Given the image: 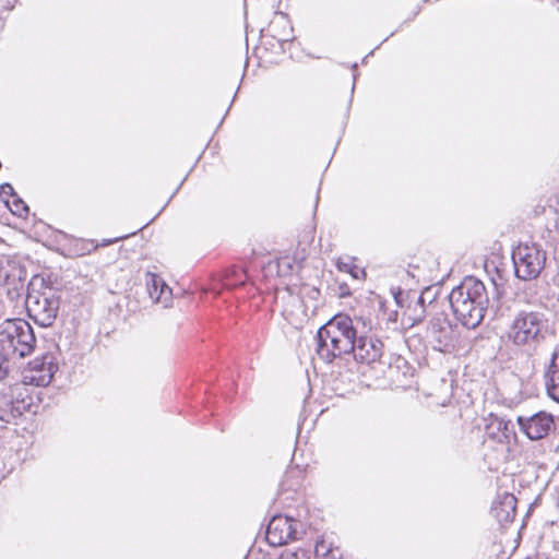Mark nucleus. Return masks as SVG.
I'll list each match as a JSON object with an SVG mask.
<instances>
[{
  "label": "nucleus",
  "instance_id": "29",
  "mask_svg": "<svg viewBox=\"0 0 559 559\" xmlns=\"http://www.w3.org/2000/svg\"><path fill=\"white\" fill-rule=\"evenodd\" d=\"M9 263V260L5 258H0V281H8L10 277V274L5 271L3 263Z\"/></svg>",
  "mask_w": 559,
  "mask_h": 559
},
{
  "label": "nucleus",
  "instance_id": "14",
  "mask_svg": "<svg viewBox=\"0 0 559 559\" xmlns=\"http://www.w3.org/2000/svg\"><path fill=\"white\" fill-rule=\"evenodd\" d=\"M516 502L513 493L503 492L493 502L491 513L500 524L510 523L516 514Z\"/></svg>",
  "mask_w": 559,
  "mask_h": 559
},
{
  "label": "nucleus",
  "instance_id": "17",
  "mask_svg": "<svg viewBox=\"0 0 559 559\" xmlns=\"http://www.w3.org/2000/svg\"><path fill=\"white\" fill-rule=\"evenodd\" d=\"M487 430L488 435L499 442H509L511 438L515 437L513 423L503 417H495L488 425Z\"/></svg>",
  "mask_w": 559,
  "mask_h": 559
},
{
  "label": "nucleus",
  "instance_id": "38",
  "mask_svg": "<svg viewBox=\"0 0 559 559\" xmlns=\"http://www.w3.org/2000/svg\"><path fill=\"white\" fill-rule=\"evenodd\" d=\"M356 68H357V63H354L353 69L356 70Z\"/></svg>",
  "mask_w": 559,
  "mask_h": 559
},
{
  "label": "nucleus",
  "instance_id": "16",
  "mask_svg": "<svg viewBox=\"0 0 559 559\" xmlns=\"http://www.w3.org/2000/svg\"><path fill=\"white\" fill-rule=\"evenodd\" d=\"M545 385L548 396L559 403V353H552L545 372Z\"/></svg>",
  "mask_w": 559,
  "mask_h": 559
},
{
  "label": "nucleus",
  "instance_id": "11",
  "mask_svg": "<svg viewBox=\"0 0 559 559\" xmlns=\"http://www.w3.org/2000/svg\"><path fill=\"white\" fill-rule=\"evenodd\" d=\"M354 348L350 353L357 361L362 364H372L378 361L383 354V343L373 337L367 335H360L353 342Z\"/></svg>",
  "mask_w": 559,
  "mask_h": 559
},
{
  "label": "nucleus",
  "instance_id": "7",
  "mask_svg": "<svg viewBox=\"0 0 559 559\" xmlns=\"http://www.w3.org/2000/svg\"><path fill=\"white\" fill-rule=\"evenodd\" d=\"M515 275L523 281L536 278L546 263V252L536 243L519 245L512 252Z\"/></svg>",
  "mask_w": 559,
  "mask_h": 559
},
{
  "label": "nucleus",
  "instance_id": "26",
  "mask_svg": "<svg viewBox=\"0 0 559 559\" xmlns=\"http://www.w3.org/2000/svg\"><path fill=\"white\" fill-rule=\"evenodd\" d=\"M337 269L342 272H353L354 270L358 271V267L356 265H354L350 261H343V260H338L337 263Z\"/></svg>",
  "mask_w": 559,
  "mask_h": 559
},
{
  "label": "nucleus",
  "instance_id": "23",
  "mask_svg": "<svg viewBox=\"0 0 559 559\" xmlns=\"http://www.w3.org/2000/svg\"><path fill=\"white\" fill-rule=\"evenodd\" d=\"M314 421L307 423V419H304L301 424H299L298 427V436H297V444L300 445L302 442H305L306 445L309 443V436H304V431L309 432L310 429L313 427Z\"/></svg>",
  "mask_w": 559,
  "mask_h": 559
},
{
  "label": "nucleus",
  "instance_id": "5",
  "mask_svg": "<svg viewBox=\"0 0 559 559\" xmlns=\"http://www.w3.org/2000/svg\"><path fill=\"white\" fill-rule=\"evenodd\" d=\"M0 346L14 359L31 355L36 346L33 328L23 319L4 320L0 323Z\"/></svg>",
  "mask_w": 559,
  "mask_h": 559
},
{
  "label": "nucleus",
  "instance_id": "33",
  "mask_svg": "<svg viewBox=\"0 0 559 559\" xmlns=\"http://www.w3.org/2000/svg\"><path fill=\"white\" fill-rule=\"evenodd\" d=\"M285 264L287 267H290L289 261L287 259H282L278 261V266Z\"/></svg>",
  "mask_w": 559,
  "mask_h": 559
},
{
  "label": "nucleus",
  "instance_id": "9",
  "mask_svg": "<svg viewBox=\"0 0 559 559\" xmlns=\"http://www.w3.org/2000/svg\"><path fill=\"white\" fill-rule=\"evenodd\" d=\"M516 423L520 431L532 441L545 439L556 428L554 416L545 411L518 416Z\"/></svg>",
  "mask_w": 559,
  "mask_h": 559
},
{
  "label": "nucleus",
  "instance_id": "35",
  "mask_svg": "<svg viewBox=\"0 0 559 559\" xmlns=\"http://www.w3.org/2000/svg\"><path fill=\"white\" fill-rule=\"evenodd\" d=\"M306 373H307L308 385H309V394H310V393H311V391H312V388H311V382H310V377H309V371H308V369L306 370Z\"/></svg>",
  "mask_w": 559,
  "mask_h": 559
},
{
  "label": "nucleus",
  "instance_id": "25",
  "mask_svg": "<svg viewBox=\"0 0 559 559\" xmlns=\"http://www.w3.org/2000/svg\"><path fill=\"white\" fill-rule=\"evenodd\" d=\"M12 213L20 216V217H24L27 215L28 213V206L25 204L24 201H22L21 199L16 198L14 201H13V207L11 209Z\"/></svg>",
  "mask_w": 559,
  "mask_h": 559
},
{
  "label": "nucleus",
  "instance_id": "6",
  "mask_svg": "<svg viewBox=\"0 0 559 559\" xmlns=\"http://www.w3.org/2000/svg\"><path fill=\"white\" fill-rule=\"evenodd\" d=\"M427 344L436 352L454 354L459 350L460 336L444 312H435L425 332Z\"/></svg>",
  "mask_w": 559,
  "mask_h": 559
},
{
  "label": "nucleus",
  "instance_id": "32",
  "mask_svg": "<svg viewBox=\"0 0 559 559\" xmlns=\"http://www.w3.org/2000/svg\"><path fill=\"white\" fill-rule=\"evenodd\" d=\"M403 295L402 290H399L397 293H394V299L399 306H402L401 304V296Z\"/></svg>",
  "mask_w": 559,
  "mask_h": 559
},
{
  "label": "nucleus",
  "instance_id": "15",
  "mask_svg": "<svg viewBox=\"0 0 559 559\" xmlns=\"http://www.w3.org/2000/svg\"><path fill=\"white\" fill-rule=\"evenodd\" d=\"M145 284L151 299L167 307L173 294L165 281L158 274L147 272L145 274Z\"/></svg>",
  "mask_w": 559,
  "mask_h": 559
},
{
  "label": "nucleus",
  "instance_id": "2",
  "mask_svg": "<svg viewBox=\"0 0 559 559\" xmlns=\"http://www.w3.org/2000/svg\"><path fill=\"white\" fill-rule=\"evenodd\" d=\"M356 337L353 320L347 314H335L317 330V355L330 362L336 356L350 353Z\"/></svg>",
  "mask_w": 559,
  "mask_h": 559
},
{
  "label": "nucleus",
  "instance_id": "34",
  "mask_svg": "<svg viewBox=\"0 0 559 559\" xmlns=\"http://www.w3.org/2000/svg\"><path fill=\"white\" fill-rule=\"evenodd\" d=\"M348 273L352 274L353 277L358 278L359 273H362V271L360 269H358V271L354 270L353 272H348Z\"/></svg>",
  "mask_w": 559,
  "mask_h": 559
},
{
  "label": "nucleus",
  "instance_id": "30",
  "mask_svg": "<svg viewBox=\"0 0 559 559\" xmlns=\"http://www.w3.org/2000/svg\"><path fill=\"white\" fill-rule=\"evenodd\" d=\"M15 0H0V13L2 11H10L14 8Z\"/></svg>",
  "mask_w": 559,
  "mask_h": 559
},
{
  "label": "nucleus",
  "instance_id": "13",
  "mask_svg": "<svg viewBox=\"0 0 559 559\" xmlns=\"http://www.w3.org/2000/svg\"><path fill=\"white\" fill-rule=\"evenodd\" d=\"M266 36L276 40L282 49L293 39V27L286 14L275 12L266 29Z\"/></svg>",
  "mask_w": 559,
  "mask_h": 559
},
{
  "label": "nucleus",
  "instance_id": "19",
  "mask_svg": "<svg viewBox=\"0 0 559 559\" xmlns=\"http://www.w3.org/2000/svg\"><path fill=\"white\" fill-rule=\"evenodd\" d=\"M311 332H309V336H304L299 340L298 346H297V354L300 364H309L313 366L314 364V354L311 350L310 347V341H311Z\"/></svg>",
  "mask_w": 559,
  "mask_h": 559
},
{
  "label": "nucleus",
  "instance_id": "36",
  "mask_svg": "<svg viewBox=\"0 0 559 559\" xmlns=\"http://www.w3.org/2000/svg\"><path fill=\"white\" fill-rule=\"evenodd\" d=\"M491 284H492V286H493V292H495V294L498 296L500 293H499V289H498V287H497L496 283H495V282H492Z\"/></svg>",
  "mask_w": 559,
  "mask_h": 559
},
{
  "label": "nucleus",
  "instance_id": "20",
  "mask_svg": "<svg viewBox=\"0 0 559 559\" xmlns=\"http://www.w3.org/2000/svg\"><path fill=\"white\" fill-rule=\"evenodd\" d=\"M432 293V288L428 287L421 292V294L417 297L416 305L414 307V323L423 321L426 316L427 307V295Z\"/></svg>",
  "mask_w": 559,
  "mask_h": 559
},
{
  "label": "nucleus",
  "instance_id": "28",
  "mask_svg": "<svg viewBox=\"0 0 559 559\" xmlns=\"http://www.w3.org/2000/svg\"><path fill=\"white\" fill-rule=\"evenodd\" d=\"M0 194L16 197L14 193V189L10 183H3L0 186Z\"/></svg>",
  "mask_w": 559,
  "mask_h": 559
},
{
  "label": "nucleus",
  "instance_id": "21",
  "mask_svg": "<svg viewBox=\"0 0 559 559\" xmlns=\"http://www.w3.org/2000/svg\"><path fill=\"white\" fill-rule=\"evenodd\" d=\"M247 278L246 273L242 270L236 271L234 270L230 274H227L223 286L227 289H233L237 286H241L245 284Z\"/></svg>",
  "mask_w": 559,
  "mask_h": 559
},
{
  "label": "nucleus",
  "instance_id": "27",
  "mask_svg": "<svg viewBox=\"0 0 559 559\" xmlns=\"http://www.w3.org/2000/svg\"><path fill=\"white\" fill-rule=\"evenodd\" d=\"M437 300H436V292L432 289V293L430 295H427V307L429 312H432L437 308Z\"/></svg>",
  "mask_w": 559,
  "mask_h": 559
},
{
  "label": "nucleus",
  "instance_id": "12",
  "mask_svg": "<svg viewBox=\"0 0 559 559\" xmlns=\"http://www.w3.org/2000/svg\"><path fill=\"white\" fill-rule=\"evenodd\" d=\"M31 403L15 396L14 390L0 394V420L7 424L15 421L28 409Z\"/></svg>",
  "mask_w": 559,
  "mask_h": 559
},
{
  "label": "nucleus",
  "instance_id": "18",
  "mask_svg": "<svg viewBox=\"0 0 559 559\" xmlns=\"http://www.w3.org/2000/svg\"><path fill=\"white\" fill-rule=\"evenodd\" d=\"M317 559H343L342 551L333 543L317 539Z\"/></svg>",
  "mask_w": 559,
  "mask_h": 559
},
{
  "label": "nucleus",
  "instance_id": "22",
  "mask_svg": "<svg viewBox=\"0 0 559 559\" xmlns=\"http://www.w3.org/2000/svg\"><path fill=\"white\" fill-rule=\"evenodd\" d=\"M2 346H0V380H3L10 370V362L14 360L13 355L7 352H3Z\"/></svg>",
  "mask_w": 559,
  "mask_h": 559
},
{
  "label": "nucleus",
  "instance_id": "31",
  "mask_svg": "<svg viewBox=\"0 0 559 559\" xmlns=\"http://www.w3.org/2000/svg\"><path fill=\"white\" fill-rule=\"evenodd\" d=\"M340 290V297H346L349 295V289L347 285H341Z\"/></svg>",
  "mask_w": 559,
  "mask_h": 559
},
{
  "label": "nucleus",
  "instance_id": "10",
  "mask_svg": "<svg viewBox=\"0 0 559 559\" xmlns=\"http://www.w3.org/2000/svg\"><path fill=\"white\" fill-rule=\"evenodd\" d=\"M298 522L288 516L275 515L266 528V540L272 547H280L297 538Z\"/></svg>",
  "mask_w": 559,
  "mask_h": 559
},
{
  "label": "nucleus",
  "instance_id": "24",
  "mask_svg": "<svg viewBox=\"0 0 559 559\" xmlns=\"http://www.w3.org/2000/svg\"><path fill=\"white\" fill-rule=\"evenodd\" d=\"M313 551L311 549H297L294 552H289L283 556V559H312Z\"/></svg>",
  "mask_w": 559,
  "mask_h": 559
},
{
  "label": "nucleus",
  "instance_id": "3",
  "mask_svg": "<svg viewBox=\"0 0 559 559\" xmlns=\"http://www.w3.org/2000/svg\"><path fill=\"white\" fill-rule=\"evenodd\" d=\"M548 319L539 311H520L510 325L508 336L516 346L535 349L549 335Z\"/></svg>",
  "mask_w": 559,
  "mask_h": 559
},
{
  "label": "nucleus",
  "instance_id": "8",
  "mask_svg": "<svg viewBox=\"0 0 559 559\" xmlns=\"http://www.w3.org/2000/svg\"><path fill=\"white\" fill-rule=\"evenodd\" d=\"M57 370L58 365L53 355L44 354L28 362V367L23 372V383L46 386L51 382Z\"/></svg>",
  "mask_w": 559,
  "mask_h": 559
},
{
  "label": "nucleus",
  "instance_id": "1",
  "mask_svg": "<svg viewBox=\"0 0 559 559\" xmlns=\"http://www.w3.org/2000/svg\"><path fill=\"white\" fill-rule=\"evenodd\" d=\"M449 304L455 319L467 329H476L484 320L488 309L495 313L498 307L496 299L489 304V295L485 284L475 276H466L450 293Z\"/></svg>",
  "mask_w": 559,
  "mask_h": 559
},
{
  "label": "nucleus",
  "instance_id": "4",
  "mask_svg": "<svg viewBox=\"0 0 559 559\" xmlns=\"http://www.w3.org/2000/svg\"><path fill=\"white\" fill-rule=\"evenodd\" d=\"M28 316L40 326H50L57 318L60 298L57 290L43 280L29 283L25 300Z\"/></svg>",
  "mask_w": 559,
  "mask_h": 559
},
{
  "label": "nucleus",
  "instance_id": "37",
  "mask_svg": "<svg viewBox=\"0 0 559 559\" xmlns=\"http://www.w3.org/2000/svg\"><path fill=\"white\" fill-rule=\"evenodd\" d=\"M353 76H354V83H353V86H352V92H353V91H354V88H355V81H356V79H357V74H356V73H354V75H353Z\"/></svg>",
  "mask_w": 559,
  "mask_h": 559
}]
</instances>
